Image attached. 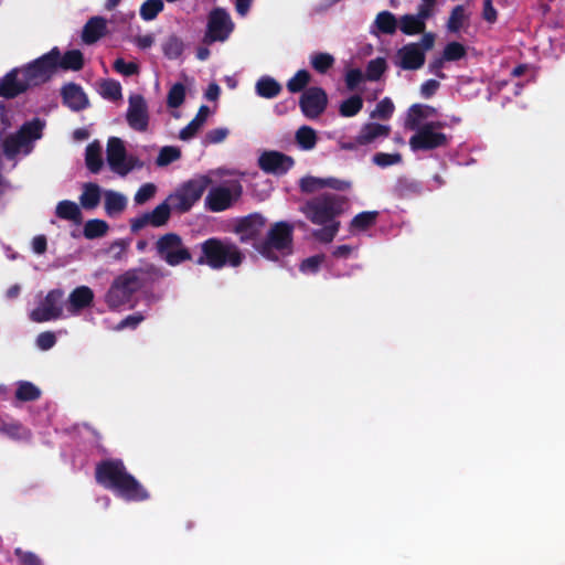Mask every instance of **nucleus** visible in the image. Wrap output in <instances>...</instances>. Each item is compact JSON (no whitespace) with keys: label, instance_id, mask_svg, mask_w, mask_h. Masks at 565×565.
I'll list each match as a JSON object with an SVG mask.
<instances>
[{"label":"nucleus","instance_id":"nucleus-20","mask_svg":"<svg viewBox=\"0 0 565 565\" xmlns=\"http://www.w3.org/2000/svg\"><path fill=\"white\" fill-rule=\"evenodd\" d=\"M396 64L405 71H416L424 66L426 55L415 43H407L396 52Z\"/></svg>","mask_w":565,"mask_h":565},{"label":"nucleus","instance_id":"nucleus-36","mask_svg":"<svg viewBox=\"0 0 565 565\" xmlns=\"http://www.w3.org/2000/svg\"><path fill=\"white\" fill-rule=\"evenodd\" d=\"M0 433L13 440H29L31 438L30 429L15 420L2 423L0 425Z\"/></svg>","mask_w":565,"mask_h":565},{"label":"nucleus","instance_id":"nucleus-22","mask_svg":"<svg viewBox=\"0 0 565 565\" xmlns=\"http://www.w3.org/2000/svg\"><path fill=\"white\" fill-rule=\"evenodd\" d=\"M63 104L74 111H79L88 107V98L83 88L75 83H68L61 90Z\"/></svg>","mask_w":565,"mask_h":565},{"label":"nucleus","instance_id":"nucleus-63","mask_svg":"<svg viewBox=\"0 0 565 565\" xmlns=\"http://www.w3.org/2000/svg\"><path fill=\"white\" fill-rule=\"evenodd\" d=\"M55 343H56V337L51 331L41 332L36 338V345L41 350H44V351L53 348L55 345Z\"/></svg>","mask_w":565,"mask_h":565},{"label":"nucleus","instance_id":"nucleus-35","mask_svg":"<svg viewBox=\"0 0 565 565\" xmlns=\"http://www.w3.org/2000/svg\"><path fill=\"white\" fill-rule=\"evenodd\" d=\"M399 30L405 35H417L424 33L426 23L422 22L415 14H404L398 20Z\"/></svg>","mask_w":565,"mask_h":565},{"label":"nucleus","instance_id":"nucleus-38","mask_svg":"<svg viewBox=\"0 0 565 565\" xmlns=\"http://www.w3.org/2000/svg\"><path fill=\"white\" fill-rule=\"evenodd\" d=\"M375 26L383 34H394L397 30V19L391 11H381L377 13L375 21Z\"/></svg>","mask_w":565,"mask_h":565},{"label":"nucleus","instance_id":"nucleus-29","mask_svg":"<svg viewBox=\"0 0 565 565\" xmlns=\"http://www.w3.org/2000/svg\"><path fill=\"white\" fill-rule=\"evenodd\" d=\"M102 198V189L97 183L87 182L83 184L82 194L79 195L81 206L87 211L95 210Z\"/></svg>","mask_w":565,"mask_h":565},{"label":"nucleus","instance_id":"nucleus-26","mask_svg":"<svg viewBox=\"0 0 565 565\" xmlns=\"http://www.w3.org/2000/svg\"><path fill=\"white\" fill-rule=\"evenodd\" d=\"M106 33V20L103 17H92L84 25L82 40L86 44H93Z\"/></svg>","mask_w":565,"mask_h":565},{"label":"nucleus","instance_id":"nucleus-64","mask_svg":"<svg viewBox=\"0 0 565 565\" xmlns=\"http://www.w3.org/2000/svg\"><path fill=\"white\" fill-rule=\"evenodd\" d=\"M228 130L226 128L211 129L205 135V141L207 143H220L226 139Z\"/></svg>","mask_w":565,"mask_h":565},{"label":"nucleus","instance_id":"nucleus-15","mask_svg":"<svg viewBox=\"0 0 565 565\" xmlns=\"http://www.w3.org/2000/svg\"><path fill=\"white\" fill-rule=\"evenodd\" d=\"M126 120L129 127L136 131L143 132L149 126V111L145 97L140 94H132L128 98Z\"/></svg>","mask_w":565,"mask_h":565},{"label":"nucleus","instance_id":"nucleus-56","mask_svg":"<svg viewBox=\"0 0 565 565\" xmlns=\"http://www.w3.org/2000/svg\"><path fill=\"white\" fill-rule=\"evenodd\" d=\"M401 160H402V156L399 153L377 152L373 156L374 164L382 167V168L396 164V163L401 162Z\"/></svg>","mask_w":565,"mask_h":565},{"label":"nucleus","instance_id":"nucleus-13","mask_svg":"<svg viewBox=\"0 0 565 565\" xmlns=\"http://www.w3.org/2000/svg\"><path fill=\"white\" fill-rule=\"evenodd\" d=\"M242 192L243 189L238 182H235L232 188L215 186L206 195L205 204L212 212H222L227 210L242 195Z\"/></svg>","mask_w":565,"mask_h":565},{"label":"nucleus","instance_id":"nucleus-42","mask_svg":"<svg viewBox=\"0 0 565 565\" xmlns=\"http://www.w3.org/2000/svg\"><path fill=\"white\" fill-rule=\"evenodd\" d=\"M162 51L166 57L169 60H175L182 55L184 51V43L181 38L172 34L168 36L162 44Z\"/></svg>","mask_w":565,"mask_h":565},{"label":"nucleus","instance_id":"nucleus-14","mask_svg":"<svg viewBox=\"0 0 565 565\" xmlns=\"http://www.w3.org/2000/svg\"><path fill=\"white\" fill-rule=\"evenodd\" d=\"M328 106V95L321 87H309L299 98V107L305 117L316 119Z\"/></svg>","mask_w":565,"mask_h":565},{"label":"nucleus","instance_id":"nucleus-4","mask_svg":"<svg viewBox=\"0 0 565 565\" xmlns=\"http://www.w3.org/2000/svg\"><path fill=\"white\" fill-rule=\"evenodd\" d=\"M201 254L195 259V264L207 266L213 270H220L225 267H239L245 255L242 249L230 238L210 237L200 244Z\"/></svg>","mask_w":565,"mask_h":565},{"label":"nucleus","instance_id":"nucleus-55","mask_svg":"<svg viewBox=\"0 0 565 565\" xmlns=\"http://www.w3.org/2000/svg\"><path fill=\"white\" fill-rule=\"evenodd\" d=\"M326 256L323 254H317L303 259L300 264V270L303 273H317L324 262Z\"/></svg>","mask_w":565,"mask_h":565},{"label":"nucleus","instance_id":"nucleus-61","mask_svg":"<svg viewBox=\"0 0 565 565\" xmlns=\"http://www.w3.org/2000/svg\"><path fill=\"white\" fill-rule=\"evenodd\" d=\"M365 78L360 68H351L345 74V85L349 90H354L359 84Z\"/></svg>","mask_w":565,"mask_h":565},{"label":"nucleus","instance_id":"nucleus-46","mask_svg":"<svg viewBox=\"0 0 565 565\" xmlns=\"http://www.w3.org/2000/svg\"><path fill=\"white\" fill-rule=\"evenodd\" d=\"M387 68V63L384 57H376L369 61L365 70V79L371 82L379 81Z\"/></svg>","mask_w":565,"mask_h":565},{"label":"nucleus","instance_id":"nucleus-37","mask_svg":"<svg viewBox=\"0 0 565 565\" xmlns=\"http://www.w3.org/2000/svg\"><path fill=\"white\" fill-rule=\"evenodd\" d=\"M85 163L92 173H98L103 167L102 150L97 142H92L86 147Z\"/></svg>","mask_w":565,"mask_h":565},{"label":"nucleus","instance_id":"nucleus-23","mask_svg":"<svg viewBox=\"0 0 565 565\" xmlns=\"http://www.w3.org/2000/svg\"><path fill=\"white\" fill-rule=\"evenodd\" d=\"M437 116V109L430 105L413 104L406 114L405 128L408 130L423 127L424 120Z\"/></svg>","mask_w":565,"mask_h":565},{"label":"nucleus","instance_id":"nucleus-19","mask_svg":"<svg viewBox=\"0 0 565 565\" xmlns=\"http://www.w3.org/2000/svg\"><path fill=\"white\" fill-rule=\"evenodd\" d=\"M19 74H21V68L14 67L0 78V97L12 99L30 88L23 76L19 79Z\"/></svg>","mask_w":565,"mask_h":565},{"label":"nucleus","instance_id":"nucleus-45","mask_svg":"<svg viewBox=\"0 0 565 565\" xmlns=\"http://www.w3.org/2000/svg\"><path fill=\"white\" fill-rule=\"evenodd\" d=\"M334 57L326 52L313 53L310 56L312 68L320 74H326L334 65Z\"/></svg>","mask_w":565,"mask_h":565},{"label":"nucleus","instance_id":"nucleus-18","mask_svg":"<svg viewBox=\"0 0 565 565\" xmlns=\"http://www.w3.org/2000/svg\"><path fill=\"white\" fill-rule=\"evenodd\" d=\"M106 156L110 169L120 175H126L134 169V164L126 162L127 151L124 141L118 137L108 139Z\"/></svg>","mask_w":565,"mask_h":565},{"label":"nucleus","instance_id":"nucleus-50","mask_svg":"<svg viewBox=\"0 0 565 565\" xmlns=\"http://www.w3.org/2000/svg\"><path fill=\"white\" fill-rule=\"evenodd\" d=\"M467 55V49L463 44L452 41L446 44L441 56L447 62H456L463 58Z\"/></svg>","mask_w":565,"mask_h":565},{"label":"nucleus","instance_id":"nucleus-32","mask_svg":"<svg viewBox=\"0 0 565 565\" xmlns=\"http://www.w3.org/2000/svg\"><path fill=\"white\" fill-rule=\"evenodd\" d=\"M256 94L263 98H274L281 92V85L270 76H262L255 85Z\"/></svg>","mask_w":565,"mask_h":565},{"label":"nucleus","instance_id":"nucleus-40","mask_svg":"<svg viewBox=\"0 0 565 565\" xmlns=\"http://www.w3.org/2000/svg\"><path fill=\"white\" fill-rule=\"evenodd\" d=\"M23 146H25V143L18 132L9 135L2 141L0 140V151H2L8 159H13Z\"/></svg>","mask_w":565,"mask_h":565},{"label":"nucleus","instance_id":"nucleus-2","mask_svg":"<svg viewBox=\"0 0 565 565\" xmlns=\"http://www.w3.org/2000/svg\"><path fill=\"white\" fill-rule=\"evenodd\" d=\"M163 277L162 268L152 263L128 269L113 280L105 295V302L110 310H117L129 303L135 294L152 286Z\"/></svg>","mask_w":565,"mask_h":565},{"label":"nucleus","instance_id":"nucleus-27","mask_svg":"<svg viewBox=\"0 0 565 565\" xmlns=\"http://www.w3.org/2000/svg\"><path fill=\"white\" fill-rule=\"evenodd\" d=\"M103 194L105 199L104 207L107 216H118L126 210L127 198L122 193L114 190H106Z\"/></svg>","mask_w":565,"mask_h":565},{"label":"nucleus","instance_id":"nucleus-11","mask_svg":"<svg viewBox=\"0 0 565 565\" xmlns=\"http://www.w3.org/2000/svg\"><path fill=\"white\" fill-rule=\"evenodd\" d=\"M63 297L64 291L62 289L50 290L43 301L32 310L31 319L35 322H46L61 318Z\"/></svg>","mask_w":565,"mask_h":565},{"label":"nucleus","instance_id":"nucleus-10","mask_svg":"<svg viewBox=\"0 0 565 565\" xmlns=\"http://www.w3.org/2000/svg\"><path fill=\"white\" fill-rule=\"evenodd\" d=\"M415 134L409 138V147L413 151H429L444 148L449 145L450 137L441 131H434L429 125L411 129Z\"/></svg>","mask_w":565,"mask_h":565},{"label":"nucleus","instance_id":"nucleus-44","mask_svg":"<svg viewBox=\"0 0 565 565\" xmlns=\"http://www.w3.org/2000/svg\"><path fill=\"white\" fill-rule=\"evenodd\" d=\"M363 108V98L360 95H352L344 99L339 107V114L342 117H353Z\"/></svg>","mask_w":565,"mask_h":565},{"label":"nucleus","instance_id":"nucleus-59","mask_svg":"<svg viewBox=\"0 0 565 565\" xmlns=\"http://www.w3.org/2000/svg\"><path fill=\"white\" fill-rule=\"evenodd\" d=\"M157 188L153 183L142 184L135 194V202L137 204H143L154 196Z\"/></svg>","mask_w":565,"mask_h":565},{"label":"nucleus","instance_id":"nucleus-5","mask_svg":"<svg viewBox=\"0 0 565 565\" xmlns=\"http://www.w3.org/2000/svg\"><path fill=\"white\" fill-rule=\"evenodd\" d=\"M254 248L266 259L278 262L294 252V225L279 221L274 223L266 237L254 244Z\"/></svg>","mask_w":565,"mask_h":565},{"label":"nucleus","instance_id":"nucleus-60","mask_svg":"<svg viewBox=\"0 0 565 565\" xmlns=\"http://www.w3.org/2000/svg\"><path fill=\"white\" fill-rule=\"evenodd\" d=\"M14 555L22 565H43L41 558L33 552H25L20 547L14 550Z\"/></svg>","mask_w":565,"mask_h":565},{"label":"nucleus","instance_id":"nucleus-12","mask_svg":"<svg viewBox=\"0 0 565 565\" xmlns=\"http://www.w3.org/2000/svg\"><path fill=\"white\" fill-rule=\"evenodd\" d=\"M257 163L263 172L281 177L295 166V160L284 152L266 150L258 157Z\"/></svg>","mask_w":565,"mask_h":565},{"label":"nucleus","instance_id":"nucleus-47","mask_svg":"<svg viewBox=\"0 0 565 565\" xmlns=\"http://www.w3.org/2000/svg\"><path fill=\"white\" fill-rule=\"evenodd\" d=\"M311 81V75L307 70H299L296 74L287 82V89L292 93L302 92Z\"/></svg>","mask_w":565,"mask_h":565},{"label":"nucleus","instance_id":"nucleus-53","mask_svg":"<svg viewBox=\"0 0 565 565\" xmlns=\"http://www.w3.org/2000/svg\"><path fill=\"white\" fill-rule=\"evenodd\" d=\"M394 110L395 106L392 99L388 97H384L376 104L375 109L371 113V117L387 120L392 117Z\"/></svg>","mask_w":565,"mask_h":565},{"label":"nucleus","instance_id":"nucleus-54","mask_svg":"<svg viewBox=\"0 0 565 565\" xmlns=\"http://www.w3.org/2000/svg\"><path fill=\"white\" fill-rule=\"evenodd\" d=\"M465 20V8L462 6H456L450 13L447 22V29L451 33H457L461 29Z\"/></svg>","mask_w":565,"mask_h":565},{"label":"nucleus","instance_id":"nucleus-33","mask_svg":"<svg viewBox=\"0 0 565 565\" xmlns=\"http://www.w3.org/2000/svg\"><path fill=\"white\" fill-rule=\"evenodd\" d=\"M43 128L44 121H42L40 118H33L32 120L24 122L20 127L18 135L26 145L32 140L40 139L42 137Z\"/></svg>","mask_w":565,"mask_h":565},{"label":"nucleus","instance_id":"nucleus-48","mask_svg":"<svg viewBox=\"0 0 565 565\" xmlns=\"http://www.w3.org/2000/svg\"><path fill=\"white\" fill-rule=\"evenodd\" d=\"M99 93L103 98L114 102L122 97L121 85L118 81L115 79H104L100 83Z\"/></svg>","mask_w":565,"mask_h":565},{"label":"nucleus","instance_id":"nucleus-21","mask_svg":"<svg viewBox=\"0 0 565 565\" xmlns=\"http://www.w3.org/2000/svg\"><path fill=\"white\" fill-rule=\"evenodd\" d=\"M94 301V292L87 286L76 287L68 296L67 311L72 316L79 315L84 309L90 307Z\"/></svg>","mask_w":565,"mask_h":565},{"label":"nucleus","instance_id":"nucleus-25","mask_svg":"<svg viewBox=\"0 0 565 565\" xmlns=\"http://www.w3.org/2000/svg\"><path fill=\"white\" fill-rule=\"evenodd\" d=\"M83 66L84 55L79 50H70L62 55L57 47V57L55 61L56 71H81Z\"/></svg>","mask_w":565,"mask_h":565},{"label":"nucleus","instance_id":"nucleus-51","mask_svg":"<svg viewBox=\"0 0 565 565\" xmlns=\"http://www.w3.org/2000/svg\"><path fill=\"white\" fill-rule=\"evenodd\" d=\"M181 158V150L178 147L164 146L160 149L156 163L166 167Z\"/></svg>","mask_w":565,"mask_h":565},{"label":"nucleus","instance_id":"nucleus-31","mask_svg":"<svg viewBox=\"0 0 565 565\" xmlns=\"http://www.w3.org/2000/svg\"><path fill=\"white\" fill-rule=\"evenodd\" d=\"M55 214L61 220L72 221L79 224L83 220V214L79 206L70 200H63L57 203Z\"/></svg>","mask_w":565,"mask_h":565},{"label":"nucleus","instance_id":"nucleus-43","mask_svg":"<svg viewBox=\"0 0 565 565\" xmlns=\"http://www.w3.org/2000/svg\"><path fill=\"white\" fill-rule=\"evenodd\" d=\"M41 396V390L31 382L22 381L15 391V398L21 402H33Z\"/></svg>","mask_w":565,"mask_h":565},{"label":"nucleus","instance_id":"nucleus-58","mask_svg":"<svg viewBox=\"0 0 565 565\" xmlns=\"http://www.w3.org/2000/svg\"><path fill=\"white\" fill-rule=\"evenodd\" d=\"M300 190L305 193H312L319 189H323V179L316 177H305L299 182Z\"/></svg>","mask_w":565,"mask_h":565},{"label":"nucleus","instance_id":"nucleus-62","mask_svg":"<svg viewBox=\"0 0 565 565\" xmlns=\"http://www.w3.org/2000/svg\"><path fill=\"white\" fill-rule=\"evenodd\" d=\"M143 320H145V316L141 312H136V313L129 315L125 319H122L118 323L116 329L117 330H122L126 328L136 329Z\"/></svg>","mask_w":565,"mask_h":565},{"label":"nucleus","instance_id":"nucleus-30","mask_svg":"<svg viewBox=\"0 0 565 565\" xmlns=\"http://www.w3.org/2000/svg\"><path fill=\"white\" fill-rule=\"evenodd\" d=\"M377 211H363L358 213L350 222L349 231L354 234L359 232H365L375 225L377 217Z\"/></svg>","mask_w":565,"mask_h":565},{"label":"nucleus","instance_id":"nucleus-41","mask_svg":"<svg viewBox=\"0 0 565 565\" xmlns=\"http://www.w3.org/2000/svg\"><path fill=\"white\" fill-rule=\"evenodd\" d=\"M297 145L303 150H311L317 143V134L309 126H301L295 136Z\"/></svg>","mask_w":565,"mask_h":565},{"label":"nucleus","instance_id":"nucleus-34","mask_svg":"<svg viewBox=\"0 0 565 565\" xmlns=\"http://www.w3.org/2000/svg\"><path fill=\"white\" fill-rule=\"evenodd\" d=\"M394 193L398 199H409L423 193L419 182L408 179H399L395 185Z\"/></svg>","mask_w":565,"mask_h":565},{"label":"nucleus","instance_id":"nucleus-8","mask_svg":"<svg viewBox=\"0 0 565 565\" xmlns=\"http://www.w3.org/2000/svg\"><path fill=\"white\" fill-rule=\"evenodd\" d=\"M211 183L209 177H200L183 183L174 194L168 198L173 210L184 213L188 212L196 201L201 199L207 185Z\"/></svg>","mask_w":565,"mask_h":565},{"label":"nucleus","instance_id":"nucleus-16","mask_svg":"<svg viewBox=\"0 0 565 565\" xmlns=\"http://www.w3.org/2000/svg\"><path fill=\"white\" fill-rule=\"evenodd\" d=\"M171 203L168 200L160 203L151 212L143 213L130 221L131 232L137 233L143 227L151 225L153 227H160L168 223L171 216Z\"/></svg>","mask_w":565,"mask_h":565},{"label":"nucleus","instance_id":"nucleus-3","mask_svg":"<svg viewBox=\"0 0 565 565\" xmlns=\"http://www.w3.org/2000/svg\"><path fill=\"white\" fill-rule=\"evenodd\" d=\"M96 482L129 502L149 499L148 490L127 470L121 459H105L95 468Z\"/></svg>","mask_w":565,"mask_h":565},{"label":"nucleus","instance_id":"nucleus-49","mask_svg":"<svg viewBox=\"0 0 565 565\" xmlns=\"http://www.w3.org/2000/svg\"><path fill=\"white\" fill-rule=\"evenodd\" d=\"M164 3L162 0H146L139 10L140 17L145 21H151L163 10Z\"/></svg>","mask_w":565,"mask_h":565},{"label":"nucleus","instance_id":"nucleus-24","mask_svg":"<svg viewBox=\"0 0 565 565\" xmlns=\"http://www.w3.org/2000/svg\"><path fill=\"white\" fill-rule=\"evenodd\" d=\"M391 134V127L377 122H367L362 126L358 136L356 142L360 146H366L380 138H387Z\"/></svg>","mask_w":565,"mask_h":565},{"label":"nucleus","instance_id":"nucleus-52","mask_svg":"<svg viewBox=\"0 0 565 565\" xmlns=\"http://www.w3.org/2000/svg\"><path fill=\"white\" fill-rule=\"evenodd\" d=\"M185 98V87L182 83H175L168 92L167 105L170 108L180 107Z\"/></svg>","mask_w":565,"mask_h":565},{"label":"nucleus","instance_id":"nucleus-28","mask_svg":"<svg viewBox=\"0 0 565 565\" xmlns=\"http://www.w3.org/2000/svg\"><path fill=\"white\" fill-rule=\"evenodd\" d=\"M210 115V108L206 105H201L195 117L180 130L179 138L181 140L192 139L198 131L202 128Z\"/></svg>","mask_w":565,"mask_h":565},{"label":"nucleus","instance_id":"nucleus-7","mask_svg":"<svg viewBox=\"0 0 565 565\" xmlns=\"http://www.w3.org/2000/svg\"><path fill=\"white\" fill-rule=\"evenodd\" d=\"M154 247L158 256L169 266L174 267L192 260L190 249L183 243L182 237L177 233L171 232L161 235L157 239Z\"/></svg>","mask_w":565,"mask_h":565},{"label":"nucleus","instance_id":"nucleus-6","mask_svg":"<svg viewBox=\"0 0 565 565\" xmlns=\"http://www.w3.org/2000/svg\"><path fill=\"white\" fill-rule=\"evenodd\" d=\"M57 57V46H54L47 53L21 66V75L26 79L30 87L40 86L52 79L56 74L55 61Z\"/></svg>","mask_w":565,"mask_h":565},{"label":"nucleus","instance_id":"nucleus-39","mask_svg":"<svg viewBox=\"0 0 565 565\" xmlns=\"http://www.w3.org/2000/svg\"><path fill=\"white\" fill-rule=\"evenodd\" d=\"M109 225L100 218L88 220L83 228V234L87 239L100 238L107 234Z\"/></svg>","mask_w":565,"mask_h":565},{"label":"nucleus","instance_id":"nucleus-9","mask_svg":"<svg viewBox=\"0 0 565 565\" xmlns=\"http://www.w3.org/2000/svg\"><path fill=\"white\" fill-rule=\"evenodd\" d=\"M234 30L230 13L224 8H214L207 15L206 30L202 42L211 45L214 42L226 41Z\"/></svg>","mask_w":565,"mask_h":565},{"label":"nucleus","instance_id":"nucleus-1","mask_svg":"<svg viewBox=\"0 0 565 565\" xmlns=\"http://www.w3.org/2000/svg\"><path fill=\"white\" fill-rule=\"evenodd\" d=\"M345 206L344 196L322 193L306 201L300 211L312 224L322 226L313 231V237L320 243L329 244L340 230L341 224L337 218L344 212Z\"/></svg>","mask_w":565,"mask_h":565},{"label":"nucleus","instance_id":"nucleus-17","mask_svg":"<svg viewBox=\"0 0 565 565\" xmlns=\"http://www.w3.org/2000/svg\"><path fill=\"white\" fill-rule=\"evenodd\" d=\"M266 225V218L259 213H253L242 217L235 225V232L239 234L242 243L257 244Z\"/></svg>","mask_w":565,"mask_h":565},{"label":"nucleus","instance_id":"nucleus-57","mask_svg":"<svg viewBox=\"0 0 565 565\" xmlns=\"http://www.w3.org/2000/svg\"><path fill=\"white\" fill-rule=\"evenodd\" d=\"M114 70L124 75V76H132L138 73V65L134 62L127 63L124 58L118 57L115 60Z\"/></svg>","mask_w":565,"mask_h":565}]
</instances>
